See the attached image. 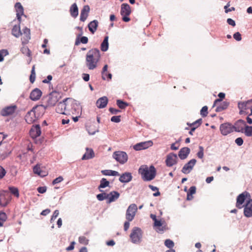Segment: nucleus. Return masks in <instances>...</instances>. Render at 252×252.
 <instances>
[{"label": "nucleus", "mask_w": 252, "mask_h": 252, "mask_svg": "<svg viewBox=\"0 0 252 252\" xmlns=\"http://www.w3.org/2000/svg\"><path fill=\"white\" fill-rule=\"evenodd\" d=\"M250 197V193L247 191L239 194L236 198V207L239 209L243 208L245 201H247V198L251 199Z\"/></svg>", "instance_id": "nucleus-5"}, {"label": "nucleus", "mask_w": 252, "mask_h": 252, "mask_svg": "<svg viewBox=\"0 0 252 252\" xmlns=\"http://www.w3.org/2000/svg\"><path fill=\"white\" fill-rule=\"evenodd\" d=\"M11 153V151L7 150L6 151L2 152L0 151V159L3 160L6 158Z\"/></svg>", "instance_id": "nucleus-44"}, {"label": "nucleus", "mask_w": 252, "mask_h": 252, "mask_svg": "<svg viewBox=\"0 0 252 252\" xmlns=\"http://www.w3.org/2000/svg\"><path fill=\"white\" fill-rule=\"evenodd\" d=\"M178 162V157L176 154L170 153L166 156L165 163L167 166L171 167Z\"/></svg>", "instance_id": "nucleus-12"}, {"label": "nucleus", "mask_w": 252, "mask_h": 252, "mask_svg": "<svg viewBox=\"0 0 252 252\" xmlns=\"http://www.w3.org/2000/svg\"><path fill=\"white\" fill-rule=\"evenodd\" d=\"M229 105V102L227 101H224L222 102L220 105L221 108L224 110H225Z\"/></svg>", "instance_id": "nucleus-62"}, {"label": "nucleus", "mask_w": 252, "mask_h": 252, "mask_svg": "<svg viewBox=\"0 0 252 252\" xmlns=\"http://www.w3.org/2000/svg\"><path fill=\"white\" fill-rule=\"evenodd\" d=\"M59 210H56L54 212L50 220L51 222H52L57 218V217L59 216Z\"/></svg>", "instance_id": "nucleus-58"}, {"label": "nucleus", "mask_w": 252, "mask_h": 252, "mask_svg": "<svg viewBox=\"0 0 252 252\" xmlns=\"http://www.w3.org/2000/svg\"><path fill=\"white\" fill-rule=\"evenodd\" d=\"M6 171L5 169L1 165H0V179H2L5 175Z\"/></svg>", "instance_id": "nucleus-57"}, {"label": "nucleus", "mask_w": 252, "mask_h": 252, "mask_svg": "<svg viewBox=\"0 0 252 252\" xmlns=\"http://www.w3.org/2000/svg\"><path fill=\"white\" fill-rule=\"evenodd\" d=\"M245 121L242 119H239L236 121L234 125H232L233 131L237 132H243L244 128L246 126Z\"/></svg>", "instance_id": "nucleus-16"}, {"label": "nucleus", "mask_w": 252, "mask_h": 252, "mask_svg": "<svg viewBox=\"0 0 252 252\" xmlns=\"http://www.w3.org/2000/svg\"><path fill=\"white\" fill-rule=\"evenodd\" d=\"M86 152L83 155L82 160H88L94 158L95 156L94 153L92 149L86 148Z\"/></svg>", "instance_id": "nucleus-31"}, {"label": "nucleus", "mask_w": 252, "mask_h": 252, "mask_svg": "<svg viewBox=\"0 0 252 252\" xmlns=\"http://www.w3.org/2000/svg\"><path fill=\"white\" fill-rule=\"evenodd\" d=\"M243 208L244 216L247 218L252 217V199L247 200Z\"/></svg>", "instance_id": "nucleus-15"}, {"label": "nucleus", "mask_w": 252, "mask_h": 252, "mask_svg": "<svg viewBox=\"0 0 252 252\" xmlns=\"http://www.w3.org/2000/svg\"><path fill=\"white\" fill-rule=\"evenodd\" d=\"M108 102V98L106 96H104L99 98L97 100L96 105L98 108L102 109L105 108L107 106Z\"/></svg>", "instance_id": "nucleus-27"}, {"label": "nucleus", "mask_w": 252, "mask_h": 252, "mask_svg": "<svg viewBox=\"0 0 252 252\" xmlns=\"http://www.w3.org/2000/svg\"><path fill=\"white\" fill-rule=\"evenodd\" d=\"M37 190L39 193H44L46 191L47 188L46 186L39 187Z\"/></svg>", "instance_id": "nucleus-64"}, {"label": "nucleus", "mask_w": 252, "mask_h": 252, "mask_svg": "<svg viewBox=\"0 0 252 252\" xmlns=\"http://www.w3.org/2000/svg\"><path fill=\"white\" fill-rule=\"evenodd\" d=\"M15 8L16 9V13L24 14V8L20 2H16L15 4Z\"/></svg>", "instance_id": "nucleus-41"}, {"label": "nucleus", "mask_w": 252, "mask_h": 252, "mask_svg": "<svg viewBox=\"0 0 252 252\" xmlns=\"http://www.w3.org/2000/svg\"><path fill=\"white\" fill-rule=\"evenodd\" d=\"M248 137L252 136V126H249L247 124L244 128L243 132Z\"/></svg>", "instance_id": "nucleus-39"}, {"label": "nucleus", "mask_w": 252, "mask_h": 252, "mask_svg": "<svg viewBox=\"0 0 252 252\" xmlns=\"http://www.w3.org/2000/svg\"><path fill=\"white\" fill-rule=\"evenodd\" d=\"M83 32L80 33L77 36L75 42V45L78 46L81 43L83 44H87L88 42V38L85 36H82Z\"/></svg>", "instance_id": "nucleus-30"}, {"label": "nucleus", "mask_w": 252, "mask_h": 252, "mask_svg": "<svg viewBox=\"0 0 252 252\" xmlns=\"http://www.w3.org/2000/svg\"><path fill=\"white\" fill-rule=\"evenodd\" d=\"M98 26V22L96 20H94L93 21L90 22L88 25V28L89 29V31L92 33L94 34L97 30V28Z\"/></svg>", "instance_id": "nucleus-32"}, {"label": "nucleus", "mask_w": 252, "mask_h": 252, "mask_svg": "<svg viewBox=\"0 0 252 252\" xmlns=\"http://www.w3.org/2000/svg\"><path fill=\"white\" fill-rule=\"evenodd\" d=\"M164 245L169 249H173L172 248L174 246V243L172 240L168 239L165 240Z\"/></svg>", "instance_id": "nucleus-45"}, {"label": "nucleus", "mask_w": 252, "mask_h": 252, "mask_svg": "<svg viewBox=\"0 0 252 252\" xmlns=\"http://www.w3.org/2000/svg\"><path fill=\"white\" fill-rule=\"evenodd\" d=\"M69 98H65L63 99L62 101H60L58 103L56 108V111L57 113L61 114L66 115L65 110L67 105L66 102L69 100Z\"/></svg>", "instance_id": "nucleus-17"}, {"label": "nucleus", "mask_w": 252, "mask_h": 252, "mask_svg": "<svg viewBox=\"0 0 252 252\" xmlns=\"http://www.w3.org/2000/svg\"><path fill=\"white\" fill-rule=\"evenodd\" d=\"M89 240L85 236H80L79 237V242L81 244L87 245Z\"/></svg>", "instance_id": "nucleus-51"}, {"label": "nucleus", "mask_w": 252, "mask_h": 252, "mask_svg": "<svg viewBox=\"0 0 252 252\" xmlns=\"http://www.w3.org/2000/svg\"><path fill=\"white\" fill-rule=\"evenodd\" d=\"M235 143L239 146H241L244 143V140L242 137H238L235 140Z\"/></svg>", "instance_id": "nucleus-59"}, {"label": "nucleus", "mask_w": 252, "mask_h": 252, "mask_svg": "<svg viewBox=\"0 0 252 252\" xmlns=\"http://www.w3.org/2000/svg\"><path fill=\"white\" fill-rule=\"evenodd\" d=\"M110 182L106 178H103L100 180V184L98 186V189L100 192H103V189L109 187Z\"/></svg>", "instance_id": "nucleus-34"}, {"label": "nucleus", "mask_w": 252, "mask_h": 252, "mask_svg": "<svg viewBox=\"0 0 252 252\" xmlns=\"http://www.w3.org/2000/svg\"><path fill=\"white\" fill-rule=\"evenodd\" d=\"M196 188L195 186H191L189 188L187 192L189 193L190 194H194L196 192Z\"/></svg>", "instance_id": "nucleus-61"}, {"label": "nucleus", "mask_w": 252, "mask_h": 252, "mask_svg": "<svg viewBox=\"0 0 252 252\" xmlns=\"http://www.w3.org/2000/svg\"><path fill=\"white\" fill-rule=\"evenodd\" d=\"M101 173L105 176H119L120 174L118 171L112 170H103L101 171Z\"/></svg>", "instance_id": "nucleus-37"}, {"label": "nucleus", "mask_w": 252, "mask_h": 252, "mask_svg": "<svg viewBox=\"0 0 252 252\" xmlns=\"http://www.w3.org/2000/svg\"><path fill=\"white\" fill-rule=\"evenodd\" d=\"M197 157L199 158L202 159L204 157V148L201 146H199V151L196 154Z\"/></svg>", "instance_id": "nucleus-50"}, {"label": "nucleus", "mask_w": 252, "mask_h": 252, "mask_svg": "<svg viewBox=\"0 0 252 252\" xmlns=\"http://www.w3.org/2000/svg\"><path fill=\"white\" fill-rule=\"evenodd\" d=\"M69 12L71 16L74 18H76L79 14V10L76 3H73L70 7Z\"/></svg>", "instance_id": "nucleus-33"}, {"label": "nucleus", "mask_w": 252, "mask_h": 252, "mask_svg": "<svg viewBox=\"0 0 252 252\" xmlns=\"http://www.w3.org/2000/svg\"><path fill=\"white\" fill-rule=\"evenodd\" d=\"M229 5H230V4H229V3L228 2L224 7V9H225V12L226 13L235 10V8L234 7H231V8L230 7L228 8Z\"/></svg>", "instance_id": "nucleus-54"}, {"label": "nucleus", "mask_w": 252, "mask_h": 252, "mask_svg": "<svg viewBox=\"0 0 252 252\" xmlns=\"http://www.w3.org/2000/svg\"><path fill=\"white\" fill-rule=\"evenodd\" d=\"M21 52L23 54L26 55L29 57H31L32 53L29 48L28 47L23 46L21 48Z\"/></svg>", "instance_id": "nucleus-43"}, {"label": "nucleus", "mask_w": 252, "mask_h": 252, "mask_svg": "<svg viewBox=\"0 0 252 252\" xmlns=\"http://www.w3.org/2000/svg\"><path fill=\"white\" fill-rule=\"evenodd\" d=\"M42 94V92L40 89L35 88L31 92L30 98L33 101H36L40 99Z\"/></svg>", "instance_id": "nucleus-22"}, {"label": "nucleus", "mask_w": 252, "mask_h": 252, "mask_svg": "<svg viewBox=\"0 0 252 252\" xmlns=\"http://www.w3.org/2000/svg\"><path fill=\"white\" fill-rule=\"evenodd\" d=\"M153 145V143L151 140L137 143L133 146V148L135 151H141L146 149Z\"/></svg>", "instance_id": "nucleus-13"}, {"label": "nucleus", "mask_w": 252, "mask_h": 252, "mask_svg": "<svg viewBox=\"0 0 252 252\" xmlns=\"http://www.w3.org/2000/svg\"><path fill=\"white\" fill-rule=\"evenodd\" d=\"M116 104L118 107L121 109H125L129 105L127 102L125 101L122 99H117L116 100Z\"/></svg>", "instance_id": "nucleus-38"}, {"label": "nucleus", "mask_w": 252, "mask_h": 252, "mask_svg": "<svg viewBox=\"0 0 252 252\" xmlns=\"http://www.w3.org/2000/svg\"><path fill=\"white\" fill-rule=\"evenodd\" d=\"M101 57L100 52L97 48L90 50L86 57V65L90 70H93L97 66V63Z\"/></svg>", "instance_id": "nucleus-1"}, {"label": "nucleus", "mask_w": 252, "mask_h": 252, "mask_svg": "<svg viewBox=\"0 0 252 252\" xmlns=\"http://www.w3.org/2000/svg\"><path fill=\"white\" fill-rule=\"evenodd\" d=\"M69 100L71 101L72 114L74 115H81L82 107L79 102L71 98H69Z\"/></svg>", "instance_id": "nucleus-11"}, {"label": "nucleus", "mask_w": 252, "mask_h": 252, "mask_svg": "<svg viewBox=\"0 0 252 252\" xmlns=\"http://www.w3.org/2000/svg\"><path fill=\"white\" fill-rule=\"evenodd\" d=\"M233 38L237 41H240L242 39L241 34L239 32H236L233 34Z\"/></svg>", "instance_id": "nucleus-56"}, {"label": "nucleus", "mask_w": 252, "mask_h": 252, "mask_svg": "<svg viewBox=\"0 0 252 252\" xmlns=\"http://www.w3.org/2000/svg\"><path fill=\"white\" fill-rule=\"evenodd\" d=\"M137 211V205L135 204H130L128 207L126 211V220L132 221L134 218Z\"/></svg>", "instance_id": "nucleus-9"}, {"label": "nucleus", "mask_w": 252, "mask_h": 252, "mask_svg": "<svg viewBox=\"0 0 252 252\" xmlns=\"http://www.w3.org/2000/svg\"><path fill=\"white\" fill-rule=\"evenodd\" d=\"M208 108L207 106H204L201 108L200 110V115L203 117H205L207 116V114L208 113Z\"/></svg>", "instance_id": "nucleus-49"}, {"label": "nucleus", "mask_w": 252, "mask_h": 252, "mask_svg": "<svg viewBox=\"0 0 252 252\" xmlns=\"http://www.w3.org/2000/svg\"><path fill=\"white\" fill-rule=\"evenodd\" d=\"M90 11V7L88 5H84L81 10L80 20L81 22H85L87 19Z\"/></svg>", "instance_id": "nucleus-21"}, {"label": "nucleus", "mask_w": 252, "mask_h": 252, "mask_svg": "<svg viewBox=\"0 0 252 252\" xmlns=\"http://www.w3.org/2000/svg\"><path fill=\"white\" fill-rule=\"evenodd\" d=\"M9 54L8 51L6 49H1L0 50V62L4 60V57Z\"/></svg>", "instance_id": "nucleus-48"}, {"label": "nucleus", "mask_w": 252, "mask_h": 252, "mask_svg": "<svg viewBox=\"0 0 252 252\" xmlns=\"http://www.w3.org/2000/svg\"><path fill=\"white\" fill-rule=\"evenodd\" d=\"M101 192V193H99L96 195V197L97 199L99 201H102L105 199H107V198H108L107 193L104 191Z\"/></svg>", "instance_id": "nucleus-42"}, {"label": "nucleus", "mask_w": 252, "mask_h": 252, "mask_svg": "<svg viewBox=\"0 0 252 252\" xmlns=\"http://www.w3.org/2000/svg\"><path fill=\"white\" fill-rule=\"evenodd\" d=\"M251 107H252V98L245 101H239L238 103V109L247 110Z\"/></svg>", "instance_id": "nucleus-28"}, {"label": "nucleus", "mask_w": 252, "mask_h": 252, "mask_svg": "<svg viewBox=\"0 0 252 252\" xmlns=\"http://www.w3.org/2000/svg\"><path fill=\"white\" fill-rule=\"evenodd\" d=\"M142 237V234L141 228L134 227L130 235L131 242L134 244H138L141 242Z\"/></svg>", "instance_id": "nucleus-6"}, {"label": "nucleus", "mask_w": 252, "mask_h": 252, "mask_svg": "<svg viewBox=\"0 0 252 252\" xmlns=\"http://www.w3.org/2000/svg\"><path fill=\"white\" fill-rule=\"evenodd\" d=\"M202 123V119L201 118L197 120L192 123L188 122L187 125L191 127L190 131L189 132V134L192 135L193 132L201 125Z\"/></svg>", "instance_id": "nucleus-19"}, {"label": "nucleus", "mask_w": 252, "mask_h": 252, "mask_svg": "<svg viewBox=\"0 0 252 252\" xmlns=\"http://www.w3.org/2000/svg\"><path fill=\"white\" fill-rule=\"evenodd\" d=\"M60 98L61 96L58 92L53 91L46 96H43L42 98V101L46 102L48 103V105L52 107L55 105Z\"/></svg>", "instance_id": "nucleus-4"}, {"label": "nucleus", "mask_w": 252, "mask_h": 252, "mask_svg": "<svg viewBox=\"0 0 252 252\" xmlns=\"http://www.w3.org/2000/svg\"><path fill=\"white\" fill-rule=\"evenodd\" d=\"M109 111L112 114H117L121 112V110L113 107H110L109 109Z\"/></svg>", "instance_id": "nucleus-63"}, {"label": "nucleus", "mask_w": 252, "mask_h": 252, "mask_svg": "<svg viewBox=\"0 0 252 252\" xmlns=\"http://www.w3.org/2000/svg\"><path fill=\"white\" fill-rule=\"evenodd\" d=\"M63 178L62 176H59L55 179H54L52 181V184L53 185H56L57 184L61 183L62 181H63Z\"/></svg>", "instance_id": "nucleus-55"}, {"label": "nucleus", "mask_w": 252, "mask_h": 252, "mask_svg": "<svg viewBox=\"0 0 252 252\" xmlns=\"http://www.w3.org/2000/svg\"><path fill=\"white\" fill-rule=\"evenodd\" d=\"M11 32L12 34L15 37H20L22 34V32L20 29V25L19 24L14 25L12 29Z\"/></svg>", "instance_id": "nucleus-35"}, {"label": "nucleus", "mask_w": 252, "mask_h": 252, "mask_svg": "<svg viewBox=\"0 0 252 252\" xmlns=\"http://www.w3.org/2000/svg\"><path fill=\"white\" fill-rule=\"evenodd\" d=\"M33 171L34 174H36L38 175H40L42 177H43L45 176V175H41V170L40 166L38 164H37L34 166V167L33 168Z\"/></svg>", "instance_id": "nucleus-47"}, {"label": "nucleus", "mask_w": 252, "mask_h": 252, "mask_svg": "<svg viewBox=\"0 0 252 252\" xmlns=\"http://www.w3.org/2000/svg\"><path fill=\"white\" fill-rule=\"evenodd\" d=\"M220 133L223 136H226L234 131L232 124L229 122L220 124Z\"/></svg>", "instance_id": "nucleus-10"}, {"label": "nucleus", "mask_w": 252, "mask_h": 252, "mask_svg": "<svg viewBox=\"0 0 252 252\" xmlns=\"http://www.w3.org/2000/svg\"><path fill=\"white\" fill-rule=\"evenodd\" d=\"M36 77L35 72L34 70V66H33L31 70V73L30 76V81L31 83H33L35 81Z\"/></svg>", "instance_id": "nucleus-46"}, {"label": "nucleus", "mask_w": 252, "mask_h": 252, "mask_svg": "<svg viewBox=\"0 0 252 252\" xmlns=\"http://www.w3.org/2000/svg\"><path fill=\"white\" fill-rule=\"evenodd\" d=\"M138 173L141 174L144 181H150L155 178L157 171L153 165H150L149 168L147 165H142L138 169Z\"/></svg>", "instance_id": "nucleus-2"}, {"label": "nucleus", "mask_w": 252, "mask_h": 252, "mask_svg": "<svg viewBox=\"0 0 252 252\" xmlns=\"http://www.w3.org/2000/svg\"><path fill=\"white\" fill-rule=\"evenodd\" d=\"M121 117L120 115L112 116L111 118V121L116 123H120L121 122Z\"/></svg>", "instance_id": "nucleus-52"}, {"label": "nucleus", "mask_w": 252, "mask_h": 252, "mask_svg": "<svg viewBox=\"0 0 252 252\" xmlns=\"http://www.w3.org/2000/svg\"><path fill=\"white\" fill-rule=\"evenodd\" d=\"M153 226L158 233H163L168 229L167 223L163 219H158L154 222Z\"/></svg>", "instance_id": "nucleus-7"}, {"label": "nucleus", "mask_w": 252, "mask_h": 252, "mask_svg": "<svg viewBox=\"0 0 252 252\" xmlns=\"http://www.w3.org/2000/svg\"><path fill=\"white\" fill-rule=\"evenodd\" d=\"M23 33L24 34L25 36L22 37L21 40L22 44L24 45L27 44L31 39L30 29L27 27H25L23 30Z\"/></svg>", "instance_id": "nucleus-24"}, {"label": "nucleus", "mask_w": 252, "mask_h": 252, "mask_svg": "<svg viewBox=\"0 0 252 252\" xmlns=\"http://www.w3.org/2000/svg\"><path fill=\"white\" fill-rule=\"evenodd\" d=\"M41 133V128L39 125H35L32 126V127L30 130V135L31 137L33 138H36L39 137Z\"/></svg>", "instance_id": "nucleus-18"}, {"label": "nucleus", "mask_w": 252, "mask_h": 252, "mask_svg": "<svg viewBox=\"0 0 252 252\" xmlns=\"http://www.w3.org/2000/svg\"><path fill=\"white\" fill-rule=\"evenodd\" d=\"M108 67V66L107 64H105L102 68V69L101 71V74H102V79L103 80H106V78L105 77V72H106L107 71Z\"/></svg>", "instance_id": "nucleus-53"}, {"label": "nucleus", "mask_w": 252, "mask_h": 252, "mask_svg": "<svg viewBox=\"0 0 252 252\" xmlns=\"http://www.w3.org/2000/svg\"><path fill=\"white\" fill-rule=\"evenodd\" d=\"M132 179V176L131 173L126 172L120 175L119 180L122 183H127L130 182Z\"/></svg>", "instance_id": "nucleus-25"}, {"label": "nucleus", "mask_w": 252, "mask_h": 252, "mask_svg": "<svg viewBox=\"0 0 252 252\" xmlns=\"http://www.w3.org/2000/svg\"><path fill=\"white\" fill-rule=\"evenodd\" d=\"M190 150L188 147L182 148L178 153L179 158L181 160H184L187 158L189 155L190 154Z\"/></svg>", "instance_id": "nucleus-26"}, {"label": "nucleus", "mask_w": 252, "mask_h": 252, "mask_svg": "<svg viewBox=\"0 0 252 252\" xmlns=\"http://www.w3.org/2000/svg\"><path fill=\"white\" fill-rule=\"evenodd\" d=\"M16 108V105L5 107L1 110L0 114L2 116H8L13 114L15 112Z\"/></svg>", "instance_id": "nucleus-20"}, {"label": "nucleus", "mask_w": 252, "mask_h": 252, "mask_svg": "<svg viewBox=\"0 0 252 252\" xmlns=\"http://www.w3.org/2000/svg\"><path fill=\"white\" fill-rule=\"evenodd\" d=\"M113 158L120 163L124 164L128 159V156L126 153L123 151H116L113 154Z\"/></svg>", "instance_id": "nucleus-8"}, {"label": "nucleus", "mask_w": 252, "mask_h": 252, "mask_svg": "<svg viewBox=\"0 0 252 252\" xmlns=\"http://www.w3.org/2000/svg\"><path fill=\"white\" fill-rule=\"evenodd\" d=\"M42 103L44 104L34 106L27 113L25 117L26 120L28 123H32L34 122L36 118V110H37L38 108L42 107H43L44 110H45L49 107H51L50 105H48V103L45 101H42Z\"/></svg>", "instance_id": "nucleus-3"}, {"label": "nucleus", "mask_w": 252, "mask_h": 252, "mask_svg": "<svg viewBox=\"0 0 252 252\" xmlns=\"http://www.w3.org/2000/svg\"><path fill=\"white\" fill-rule=\"evenodd\" d=\"M107 195L108 198L106 202L107 203L109 204L118 199L120 196V194L118 191L114 190L110 192L109 193H107Z\"/></svg>", "instance_id": "nucleus-23"}, {"label": "nucleus", "mask_w": 252, "mask_h": 252, "mask_svg": "<svg viewBox=\"0 0 252 252\" xmlns=\"http://www.w3.org/2000/svg\"><path fill=\"white\" fill-rule=\"evenodd\" d=\"M108 36L106 35L104 37L103 40L100 44V49L103 52H106L109 48Z\"/></svg>", "instance_id": "nucleus-36"}, {"label": "nucleus", "mask_w": 252, "mask_h": 252, "mask_svg": "<svg viewBox=\"0 0 252 252\" xmlns=\"http://www.w3.org/2000/svg\"><path fill=\"white\" fill-rule=\"evenodd\" d=\"M8 189L12 195L17 197L19 196V189L17 188L14 186H9L8 187Z\"/></svg>", "instance_id": "nucleus-40"}, {"label": "nucleus", "mask_w": 252, "mask_h": 252, "mask_svg": "<svg viewBox=\"0 0 252 252\" xmlns=\"http://www.w3.org/2000/svg\"><path fill=\"white\" fill-rule=\"evenodd\" d=\"M131 11L130 6L127 3H124L121 4L120 13L121 15H129Z\"/></svg>", "instance_id": "nucleus-29"}, {"label": "nucleus", "mask_w": 252, "mask_h": 252, "mask_svg": "<svg viewBox=\"0 0 252 252\" xmlns=\"http://www.w3.org/2000/svg\"><path fill=\"white\" fill-rule=\"evenodd\" d=\"M7 219V216L5 213L4 212H0V220H1L2 221H6Z\"/></svg>", "instance_id": "nucleus-60"}, {"label": "nucleus", "mask_w": 252, "mask_h": 252, "mask_svg": "<svg viewBox=\"0 0 252 252\" xmlns=\"http://www.w3.org/2000/svg\"><path fill=\"white\" fill-rule=\"evenodd\" d=\"M196 163V160L192 158L186 163L182 169V172L185 174L189 173Z\"/></svg>", "instance_id": "nucleus-14"}]
</instances>
